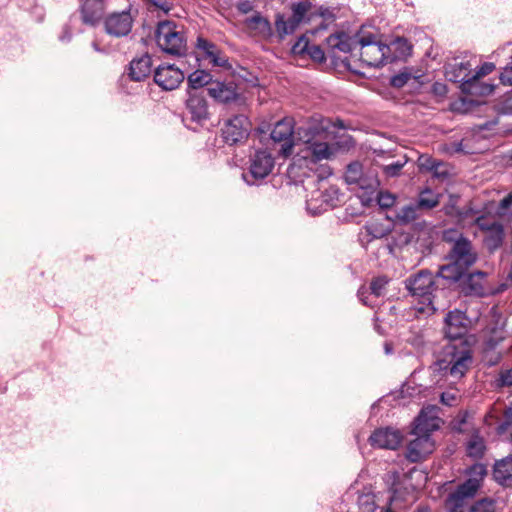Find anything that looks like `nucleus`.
<instances>
[{
	"label": "nucleus",
	"instance_id": "nucleus-1",
	"mask_svg": "<svg viewBox=\"0 0 512 512\" xmlns=\"http://www.w3.org/2000/svg\"><path fill=\"white\" fill-rule=\"evenodd\" d=\"M472 362V348L466 340H461L445 346L438 366L444 376L460 379L466 374Z\"/></svg>",
	"mask_w": 512,
	"mask_h": 512
},
{
	"label": "nucleus",
	"instance_id": "nucleus-2",
	"mask_svg": "<svg viewBox=\"0 0 512 512\" xmlns=\"http://www.w3.org/2000/svg\"><path fill=\"white\" fill-rule=\"evenodd\" d=\"M442 240L448 244L446 254L448 261L469 270L478 260V253L472 241L456 228H448L442 232Z\"/></svg>",
	"mask_w": 512,
	"mask_h": 512
},
{
	"label": "nucleus",
	"instance_id": "nucleus-3",
	"mask_svg": "<svg viewBox=\"0 0 512 512\" xmlns=\"http://www.w3.org/2000/svg\"><path fill=\"white\" fill-rule=\"evenodd\" d=\"M155 40L158 47L173 56H183L187 51V39L183 26L164 20L157 24Z\"/></svg>",
	"mask_w": 512,
	"mask_h": 512
},
{
	"label": "nucleus",
	"instance_id": "nucleus-4",
	"mask_svg": "<svg viewBox=\"0 0 512 512\" xmlns=\"http://www.w3.org/2000/svg\"><path fill=\"white\" fill-rule=\"evenodd\" d=\"M312 4L309 1L294 2L291 5L292 16L286 19L284 14L278 13L275 16V28L280 39L293 34L302 22H308L306 18Z\"/></svg>",
	"mask_w": 512,
	"mask_h": 512
},
{
	"label": "nucleus",
	"instance_id": "nucleus-5",
	"mask_svg": "<svg viewBox=\"0 0 512 512\" xmlns=\"http://www.w3.org/2000/svg\"><path fill=\"white\" fill-rule=\"evenodd\" d=\"M274 157L267 150H258L250 159V166L247 172L243 173L244 181L254 185L266 178L274 168Z\"/></svg>",
	"mask_w": 512,
	"mask_h": 512
},
{
	"label": "nucleus",
	"instance_id": "nucleus-6",
	"mask_svg": "<svg viewBox=\"0 0 512 512\" xmlns=\"http://www.w3.org/2000/svg\"><path fill=\"white\" fill-rule=\"evenodd\" d=\"M436 276L428 270H421L406 280V288L415 296L431 304V296L437 289Z\"/></svg>",
	"mask_w": 512,
	"mask_h": 512
},
{
	"label": "nucleus",
	"instance_id": "nucleus-7",
	"mask_svg": "<svg viewBox=\"0 0 512 512\" xmlns=\"http://www.w3.org/2000/svg\"><path fill=\"white\" fill-rule=\"evenodd\" d=\"M251 123L244 114H237L227 119L221 129L223 141L228 145H235L247 139Z\"/></svg>",
	"mask_w": 512,
	"mask_h": 512
},
{
	"label": "nucleus",
	"instance_id": "nucleus-8",
	"mask_svg": "<svg viewBox=\"0 0 512 512\" xmlns=\"http://www.w3.org/2000/svg\"><path fill=\"white\" fill-rule=\"evenodd\" d=\"M474 224L485 233L483 244L489 253H494L504 242V226L497 221H490L486 216L480 215L475 218Z\"/></svg>",
	"mask_w": 512,
	"mask_h": 512
},
{
	"label": "nucleus",
	"instance_id": "nucleus-9",
	"mask_svg": "<svg viewBox=\"0 0 512 512\" xmlns=\"http://www.w3.org/2000/svg\"><path fill=\"white\" fill-rule=\"evenodd\" d=\"M294 133V122L291 118L279 120L274 125L270 133V138L274 145H279L278 152L281 156L288 157L292 154L294 147Z\"/></svg>",
	"mask_w": 512,
	"mask_h": 512
},
{
	"label": "nucleus",
	"instance_id": "nucleus-10",
	"mask_svg": "<svg viewBox=\"0 0 512 512\" xmlns=\"http://www.w3.org/2000/svg\"><path fill=\"white\" fill-rule=\"evenodd\" d=\"M494 69V63L485 62L476 71L473 70V76L463 83V93L472 96H488L492 94L495 85L483 82L481 78L492 73Z\"/></svg>",
	"mask_w": 512,
	"mask_h": 512
},
{
	"label": "nucleus",
	"instance_id": "nucleus-11",
	"mask_svg": "<svg viewBox=\"0 0 512 512\" xmlns=\"http://www.w3.org/2000/svg\"><path fill=\"white\" fill-rule=\"evenodd\" d=\"M330 120L320 114L309 117L296 130L299 139L304 143H310L315 139H324L330 128Z\"/></svg>",
	"mask_w": 512,
	"mask_h": 512
},
{
	"label": "nucleus",
	"instance_id": "nucleus-12",
	"mask_svg": "<svg viewBox=\"0 0 512 512\" xmlns=\"http://www.w3.org/2000/svg\"><path fill=\"white\" fill-rule=\"evenodd\" d=\"M207 91L216 102L236 104L237 106L245 105V97L237 91V86L233 82L214 81Z\"/></svg>",
	"mask_w": 512,
	"mask_h": 512
},
{
	"label": "nucleus",
	"instance_id": "nucleus-13",
	"mask_svg": "<svg viewBox=\"0 0 512 512\" xmlns=\"http://www.w3.org/2000/svg\"><path fill=\"white\" fill-rule=\"evenodd\" d=\"M441 419L438 416V407L428 405L421 409L414 420L413 434L431 437L432 432L440 428Z\"/></svg>",
	"mask_w": 512,
	"mask_h": 512
},
{
	"label": "nucleus",
	"instance_id": "nucleus-14",
	"mask_svg": "<svg viewBox=\"0 0 512 512\" xmlns=\"http://www.w3.org/2000/svg\"><path fill=\"white\" fill-rule=\"evenodd\" d=\"M487 273L476 271L472 273L466 272L462 277L459 288L465 296L484 297L489 294L487 287Z\"/></svg>",
	"mask_w": 512,
	"mask_h": 512
},
{
	"label": "nucleus",
	"instance_id": "nucleus-15",
	"mask_svg": "<svg viewBox=\"0 0 512 512\" xmlns=\"http://www.w3.org/2000/svg\"><path fill=\"white\" fill-rule=\"evenodd\" d=\"M132 25L133 18L130 13V8L121 12L111 13L104 21L106 33L115 37L128 35L131 32Z\"/></svg>",
	"mask_w": 512,
	"mask_h": 512
},
{
	"label": "nucleus",
	"instance_id": "nucleus-16",
	"mask_svg": "<svg viewBox=\"0 0 512 512\" xmlns=\"http://www.w3.org/2000/svg\"><path fill=\"white\" fill-rule=\"evenodd\" d=\"M185 75L181 69L173 64L160 65L154 73L155 83L163 90H174L184 80Z\"/></svg>",
	"mask_w": 512,
	"mask_h": 512
},
{
	"label": "nucleus",
	"instance_id": "nucleus-17",
	"mask_svg": "<svg viewBox=\"0 0 512 512\" xmlns=\"http://www.w3.org/2000/svg\"><path fill=\"white\" fill-rule=\"evenodd\" d=\"M467 317L463 311L452 310L445 317V335L453 342L464 340L463 337L468 331Z\"/></svg>",
	"mask_w": 512,
	"mask_h": 512
},
{
	"label": "nucleus",
	"instance_id": "nucleus-18",
	"mask_svg": "<svg viewBox=\"0 0 512 512\" xmlns=\"http://www.w3.org/2000/svg\"><path fill=\"white\" fill-rule=\"evenodd\" d=\"M477 492V485L472 481H464L446 499L448 512H464L466 500L473 498Z\"/></svg>",
	"mask_w": 512,
	"mask_h": 512
},
{
	"label": "nucleus",
	"instance_id": "nucleus-19",
	"mask_svg": "<svg viewBox=\"0 0 512 512\" xmlns=\"http://www.w3.org/2000/svg\"><path fill=\"white\" fill-rule=\"evenodd\" d=\"M403 440V435L391 427L378 428L369 437V443L374 448L397 449Z\"/></svg>",
	"mask_w": 512,
	"mask_h": 512
},
{
	"label": "nucleus",
	"instance_id": "nucleus-20",
	"mask_svg": "<svg viewBox=\"0 0 512 512\" xmlns=\"http://www.w3.org/2000/svg\"><path fill=\"white\" fill-rule=\"evenodd\" d=\"M185 106L190 114L191 121L196 124L202 126L209 119L208 104L205 97L201 94L188 91Z\"/></svg>",
	"mask_w": 512,
	"mask_h": 512
},
{
	"label": "nucleus",
	"instance_id": "nucleus-21",
	"mask_svg": "<svg viewBox=\"0 0 512 512\" xmlns=\"http://www.w3.org/2000/svg\"><path fill=\"white\" fill-rule=\"evenodd\" d=\"M416 438L407 446L406 458L412 462L417 463L424 460L434 450V441L431 437L414 434Z\"/></svg>",
	"mask_w": 512,
	"mask_h": 512
},
{
	"label": "nucleus",
	"instance_id": "nucleus-22",
	"mask_svg": "<svg viewBox=\"0 0 512 512\" xmlns=\"http://www.w3.org/2000/svg\"><path fill=\"white\" fill-rule=\"evenodd\" d=\"M387 44L377 43L360 49V61L368 67H382L389 64Z\"/></svg>",
	"mask_w": 512,
	"mask_h": 512
},
{
	"label": "nucleus",
	"instance_id": "nucleus-23",
	"mask_svg": "<svg viewBox=\"0 0 512 512\" xmlns=\"http://www.w3.org/2000/svg\"><path fill=\"white\" fill-rule=\"evenodd\" d=\"M473 61L475 58L469 60L454 61L445 67V76L448 81L460 83V89L463 93V83L473 76Z\"/></svg>",
	"mask_w": 512,
	"mask_h": 512
},
{
	"label": "nucleus",
	"instance_id": "nucleus-24",
	"mask_svg": "<svg viewBox=\"0 0 512 512\" xmlns=\"http://www.w3.org/2000/svg\"><path fill=\"white\" fill-rule=\"evenodd\" d=\"M344 178L347 184H355L361 189L374 188L379 185L376 179H368L365 177L363 166L358 161L351 162L347 165Z\"/></svg>",
	"mask_w": 512,
	"mask_h": 512
},
{
	"label": "nucleus",
	"instance_id": "nucleus-25",
	"mask_svg": "<svg viewBox=\"0 0 512 512\" xmlns=\"http://www.w3.org/2000/svg\"><path fill=\"white\" fill-rule=\"evenodd\" d=\"M105 0H84L81 5V18L85 24L94 26L103 18Z\"/></svg>",
	"mask_w": 512,
	"mask_h": 512
},
{
	"label": "nucleus",
	"instance_id": "nucleus-26",
	"mask_svg": "<svg viewBox=\"0 0 512 512\" xmlns=\"http://www.w3.org/2000/svg\"><path fill=\"white\" fill-rule=\"evenodd\" d=\"M152 59L148 54L133 59L129 65V77L133 81H143L151 73Z\"/></svg>",
	"mask_w": 512,
	"mask_h": 512
},
{
	"label": "nucleus",
	"instance_id": "nucleus-27",
	"mask_svg": "<svg viewBox=\"0 0 512 512\" xmlns=\"http://www.w3.org/2000/svg\"><path fill=\"white\" fill-rule=\"evenodd\" d=\"M493 476L495 481L501 485H512V454L495 462Z\"/></svg>",
	"mask_w": 512,
	"mask_h": 512
},
{
	"label": "nucleus",
	"instance_id": "nucleus-28",
	"mask_svg": "<svg viewBox=\"0 0 512 512\" xmlns=\"http://www.w3.org/2000/svg\"><path fill=\"white\" fill-rule=\"evenodd\" d=\"M387 47L389 48V53L387 54L389 63L404 60L410 56L412 52V45L404 37L396 38L387 45Z\"/></svg>",
	"mask_w": 512,
	"mask_h": 512
},
{
	"label": "nucleus",
	"instance_id": "nucleus-29",
	"mask_svg": "<svg viewBox=\"0 0 512 512\" xmlns=\"http://www.w3.org/2000/svg\"><path fill=\"white\" fill-rule=\"evenodd\" d=\"M465 449L467 456L474 460H479L484 457L486 452V443L479 430H473L471 436L465 443Z\"/></svg>",
	"mask_w": 512,
	"mask_h": 512
},
{
	"label": "nucleus",
	"instance_id": "nucleus-30",
	"mask_svg": "<svg viewBox=\"0 0 512 512\" xmlns=\"http://www.w3.org/2000/svg\"><path fill=\"white\" fill-rule=\"evenodd\" d=\"M243 24L247 29L255 31L262 36L270 37L273 35L270 21L262 16L260 12H255L251 17H247Z\"/></svg>",
	"mask_w": 512,
	"mask_h": 512
},
{
	"label": "nucleus",
	"instance_id": "nucleus-31",
	"mask_svg": "<svg viewBox=\"0 0 512 512\" xmlns=\"http://www.w3.org/2000/svg\"><path fill=\"white\" fill-rule=\"evenodd\" d=\"M327 44L332 50L343 53H351L357 48L354 36H349L345 32L330 35Z\"/></svg>",
	"mask_w": 512,
	"mask_h": 512
},
{
	"label": "nucleus",
	"instance_id": "nucleus-32",
	"mask_svg": "<svg viewBox=\"0 0 512 512\" xmlns=\"http://www.w3.org/2000/svg\"><path fill=\"white\" fill-rule=\"evenodd\" d=\"M505 339L504 325L491 323L484 330V345L486 350H494Z\"/></svg>",
	"mask_w": 512,
	"mask_h": 512
},
{
	"label": "nucleus",
	"instance_id": "nucleus-33",
	"mask_svg": "<svg viewBox=\"0 0 512 512\" xmlns=\"http://www.w3.org/2000/svg\"><path fill=\"white\" fill-rule=\"evenodd\" d=\"M468 270L464 267L454 264L453 261H449L447 264L440 266L436 273V278H441L448 283H457L461 281L462 277Z\"/></svg>",
	"mask_w": 512,
	"mask_h": 512
},
{
	"label": "nucleus",
	"instance_id": "nucleus-34",
	"mask_svg": "<svg viewBox=\"0 0 512 512\" xmlns=\"http://www.w3.org/2000/svg\"><path fill=\"white\" fill-rule=\"evenodd\" d=\"M480 211L471 205L459 208L455 204H450L445 207V214L457 219L458 223L467 221L468 219L478 217ZM475 219H473L474 221Z\"/></svg>",
	"mask_w": 512,
	"mask_h": 512
},
{
	"label": "nucleus",
	"instance_id": "nucleus-35",
	"mask_svg": "<svg viewBox=\"0 0 512 512\" xmlns=\"http://www.w3.org/2000/svg\"><path fill=\"white\" fill-rule=\"evenodd\" d=\"M213 82L212 75L209 72L199 69L195 70L187 76V92L190 91V89L197 90L206 85L211 86Z\"/></svg>",
	"mask_w": 512,
	"mask_h": 512
},
{
	"label": "nucleus",
	"instance_id": "nucleus-36",
	"mask_svg": "<svg viewBox=\"0 0 512 512\" xmlns=\"http://www.w3.org/2000/svg\"><path fill=\"white\" fill-rule=\"evenodd\" d=\"M364 232L362 231L359 234V241L362 246H366L374 239H380L386 235V231L383 229L382 225L379 223H369L363 227Z\"/></svg>",
	"mask_w": 512,
	"mask_h": 512
},
{
	"label": "nucleus",
	"instance_id": "nucleus-37",
	"mask_svg": "<svg viewBox=\"0 0 512 512\" xmlns=\"http://www.w3.org/2000/svg\"><path fill=\"white\" fill-rule=\"evenodd\" d=\"M418 206L417 204L405 205L395 211L394 221L398 224H408L418 217Z\"/></svg>",
	"mask_w": 512,
	"mask_h": 512
},
{
	"label": "nucleus",
	"instance_id": "nucleus-38",
	"mask_svg": "<svg viewBox=\"0 0 512 512\" xmlns=\"http://www.w3.org/2000/svg\"><path fill=\"white\" fill-rule=\"evenodd\" d=\"M321 140L322 139H315L307 143L309 145L308 149L315 160L327 159L331 155L329 145Z\"/></svg>",
	"mask_w": 512,
	"mask_h": 512
},
{
	"label": "nucleus",
	"instance_id": "nucleus-39",
	"mask_svg": "<svg viewBox=\"0 0 512 512\" xmlns=\"http://www.w3.org/2000/svg\"><path fill=\"white\" fill-rule=\"evenodd\" d=\"M419 167L421 169H425L427 171L433 172L434 176L437 178H447L448 172H437V168L442 166L441 162H437L435 159L421 155L418 159Z\"/></svg>",
	"mask_w": 512,
	"mask_h": 512
},
{
	"label": "nucleus",
	"instance_id": "nucleus-40",
	"mask_svg": "<svg viewBox=\"0 0 512 512\" xmlns=\"http://www.w3.org/2000/svg\"><path fill=\"white\" fill-rule=\"evenodd\" d=\"M354 38H355V41H356V46L359 47L360 49L361 48H365V47H368L372 44H377V43H380V41H378V36L374 33H371V32H367L363 29L359 30L355 35H354Z\"/></svg>",
	"mask_w": 512,
	"mask_h": 512
},
{
	"label": "nucleus",
	"instance_id": "nucleus-41",
	"mask_svg": "<svg viewBox=\"0 0 512 512\" xmlns=\"http://www.w3.org/2000/svg\"><path fill=\"white\" fill-rule=\"evenodd\" d=\"M439 203V199L437 195H434L432 190L425 189L421 192L417 206L418 208H426V209H432L436 207Z\"/></svg>",
	"mask_w": 512,
	"mask_h": 512
},
{
	"label": "nucleus",
	"instance_id": "nucleus-42",
	"mask_svg": "<svg viewBox=\"0 0 512 512\" xmlns=\"http://www.w3.org/2000/svg\"><path fill=\"white\" fill-rule=\"evenodd\" d=\"M487 470L484 464L475 463L473 464L469 470L468 475L469 478L466 481H472L477 485V490L480 488L481 481L486 475Z\"/></svg>",
	"mask_w": 512,
	"mask_h": 512
},
{
	"label": "nucleus",
	"instance_id": "nucleus-43",
	"mask_svg": "<svg viewBox=\"0 0 512 512\" xmlns=\"http://www.w3.org/2000/svg\"><path fill=\"white\" fill-rule=\"evenodd\" d=\"M153 8L154 11L168 14L174 8L173 0H142Z\"/></svg>",
	"mask_w": 512,
	"mask_h": 512
},
{
	"label": "nucleus",
	"instance_id": "nucleus-44",
	"mask_svg": "<svg viewBox=\"0 0 512 512\" xmlns=\"http://www.w3.org/2000/svg\"><path fill=\"white\" fill-rule=\"evenodd\" d=\"M470 414L468 411H461L451 421V428L454 432L463 433L465 432V425L467 424Z\"/></svg>",
	"mask_w": 512,
	"mask_h": 512
},
{
	"label": "nucleus",
	"instance_id": "nucleus-45",
	"mask_svg": "<svg viewBox=\"0 0 512 512\" xmlns=\"http://www.w3.org/2000/svg\"><path fill=\"white\" fill-rule=\"evenodd\" d=\"M469 512H496L495 502L493 500L482 499L476 502Z\"/></svg>",
	"mask_w": 512,
	"mask_h": 512
},
{
	"label": "nucleus",
	"instance_id": "nucleus-46",
	"mask_svg": "<svg viewBox=\"0 0 512 512\" xmlns=\"http://www.w3.org/2000/svg\"><path fill=\"white\" fill-rule=\"evenodd\" d=\"M395 201H396V197L393 194H391L390 192L381 191L378 194L377 202L381 208H384V209L391 208L395 204Z\"/></svg>",
	"mask_w": 512,
	"mask_h": 512
},
{
	"label": "nucleus",
	"instance_id": "nucleus-47",
	"mask_svg": "<svg viewBox=\"0 0 512 512\" xmlns=\"http://www.w3.org/2000/svg\"><path fill=\"white\" fill-rule=\"evenodd\" d=\"M387 284L388 279L386 277H377L371 282L370 285L372 294H374L377 297L381 296Z\"/></svg>",
	"mask_w": 512,
	"mask_h": 512
},
{
	"label": "nucleus",
	"instance_id": "nucleus-48",
	"mask_svg": "<svg viewBox=\"0 0 512 512\" xmlns=\"http://www.w3.org/2000/svg\"><path fill=\"white\" fill-rule=\"evenodd\" d=\"M306 54H308L314 61L317 62H324L326 60L324 51L321 49L320 46L315 44L309 43Z\"/></svg>",
	"mask_w": 512,
	"mask_h": 512
},
{
	"label": "nucleus",
	"instance_id": "nucleus-49",
	"mask_svg": "<svg viewBox=\"0 0 512 512\" xmlns=\"http://www.w3.org/2000/svg\"><path fill=\"white\" fill-rule=\"evenodd\" d=\"M196 47L199 50H202L206 56L212 55V51H215V48H217V46L214 43L203 37L197 38Z\"/></svg>",
	"mask_w": 512,
	"mask_h": 512
},
{
	"label": "nucleus",
	"instance_id": "nucleus-50",
	"mask_svg": "<svg viewBox=\"0 0 512 512\" xmlns=\"http://www.w3.org/2000/svg\"><path fill=\"white\" fill-rule=\"evenodd\" d=\"M404 166V162L396 161L391 164L383 166V172L387 177H395L399 175L401 169Z\"/></svg>",
	"mask_w": 512,
	"mask_h": 512
},
{
	"label": "nucleus",
	"instance_id": "nucleus-51",
	"mask_svg": "<svg viewBox=\"0 0 512 512\" xmlns=\"http://www.w3.org/2000/svg\"><path fill=\"white\" fill-rule=\"evenodd\" d=\"M213 65L219 67H225L228 64V60L221 55L220 50L215 48V51H212V55H207Z\"/></svg>",
	"mask_w": 512,
	"mask_h": 512
},
{
	"label": "nucleus",
	"instance_id": "nucleus-52",
	"mask_svg": "<svg viewBox=\"0 0 512 512\" xmlns=\"http://www.w3.org/2000/svg\"><path fill=\"white\" fill-rule=\"evenodd\" d=\"M410 79L409 73H400L391 77L390 84L395 88L403 87Z\"/></svg>",
	"mask_w": 512,
	"mask_h": 512
},
{
	"label": "nucleus",
	"instance_id": "nucleus-53",
	"mask_svg": "<svg viewBox=\"0 0 512 512\" xmlns=\"http://www.w3.org/2000/svg\"><path fill=\"white\" fill-rule=\"evenodd\" d=\"M309 40L305 36H301L298 41L293 45L292 51L295 54H304L307 52Z\"/></svg>",
	"mask_w": 512,
	"mask_h": 512
},
{
	"label": "nucleus",
	"instance_id": "nucleus-54",
	"mask_svg": "<svg viewBox=\"0 0 512 512\" xmlns=\"http://www.w3.org/2000/svg\"><path fill=\"white\" fill-rule=\"evenodd\" d=\"M253 2L249 0L239 1L236 5L237 11L241 14H248L254 10Z\"/></svg>",
	"mask_w": 512,
	"mask_h": 512
},
{
	"label": "nucleus",
	"instance_id": "nucleus-55",
	"mask_svg": "<svg viewBox=\"0 0 512 512\" xmlns=\"http://www.w3.org/2000/svg\"><path fill=\"white\" fill-rule=\"evenodd\" d=\"M497 381L498 386H512V368L502 372Z\"/></svg>",
	"mask_w": 512,
	"mask_h": 512
},
{
	"label": "nucleus",
	"instance_id": "nucleus-56",
	"mask_svg": "<svg viewBox=\"0 0 512 512\" xmlns=\"http://www.w3.org/2000/svg\"><path fill=\"white\" fill-rule=\"evenodd\" d=\"M457 400V396L451 392H443L440 396V401L446 406H453Z\"/></svg>",
	"mask_w": 512,
	"mask_h": 512
},
{
	"label": "nucleus",
	"instance_id": "nucleus-57",
	"mask_svg": "<svg viewBox=\"0 0 512 512\" xmlns=\"http://www.w3.org/2000/svg\"><path fill=\"white\" fill-rule=\"evenodd\" d=\"M360 505L365 506L366 512H373L376 508L374 500L368 495L360 498Z\"/></svg>",
	"mask_w": 512,
	"mask_h": 512
},
{
	"label": "nucleus",
	"instance_id": "nucleus-58",
	"mask_svg": "<svg viewBox=\"0 0 512 512\" xmlns=\"http://www.w3.org/2000/svg\"><path fill=\"white\" fill-rule=\"evenodd\" d=\"M339 196V190L335 187H330L324 194H323V201L329 203L333 202L334 200H338Z\"/></svg>",
	"mask_w": 512,
	"mask_h": 512
},
{
	"label": "nucleus",
	"instance_id": "nucleus-59",
	"mask_svg": "<svg viewBox=\"0 0 512 512\" xmlns=\"http://www.w3.org/2000/svg\"><path fill=\"white\" fill-rule=\"evenodd\" d=\"M512 205V191L508 193L500 202L498 209L500 210V214H504V211L507 210Z\"/></svg>",
	"mask_w": 512,
	"mask_h": 512
},
{
	"label": "nucleus",
	"instance_id": "nucleus-60",
	"mask_svg": "<svg viewBox=\"0 0 512 512\" xmlns=\"http://www.w3.org/2000/svg\"><path fill=\"white\" fill-rule=\"evenodd\" d=\"M72 38V33L71 31L69 30V27L68 26H65L64 27V31H63V34L60 36V40L61 41H70Z\"/></svg>",
	"mask_w": 512,
	"mask_h": 512
},
{
	"label": "nucleus",
	"instance_id": "nucleus-61",
	"mask_svg": "<svg viewBox=\"0 0 512 512\" xmlns=\"http://www.w3.org/2000/svg\"><path fill=\"white\" fill-rule=\"evenodd\" d=\"M505 420L507 424L512 423V402L511 405L505 410Z\"/></svg>",
	"mask_w": 512,
	"mask_h": 512
},
{
	"label": "nucleus",
	"instance_id": "nucleus-62",
	"mask_svg": "<svg viewBox=\"0 0 512 512\" xmlns=\"http://www.w3.org/2000/svg\"><path fill=\"white\" fill-rule=\"evenodd\" d=\"M385 353L386 354H392L393 353V347L391 343L386 342L384 345Z\"/></svg>",
	"mask_w": 512,
	"mask_h": 512
},
{
	"label": "nucleus",
	"instance_id": "nucleus-63",
	"mask_svg": "<svg viewBox=\"0 0 512 512\" xmlns=\"http://www.w3.org/2000/svg\"><path fill=\"white\" fill-rule=\"evenodd\" d=\"M414 512H430V509L426 506L418 507Z\"/></svg>",
	"mask_w": 512,
	"mask_h": 512
},
{
	"label": "nucleus",
	"instance_id": "nucleus-64",
	"mask_svg": "<svg viewBox=\"0 0 512 512\" xmlns=\"http://www.w3.org/2000/svg\"><path fill=\"white\" fill-rule=\"evenodd\" d=\"M438 87H440L442 90H445V86L444 85H441V84H435L434 85V89L436 92H438Z\"/></svg>",
	"mask_w": 512,
	"mask_h": 512
}]
</instances>
